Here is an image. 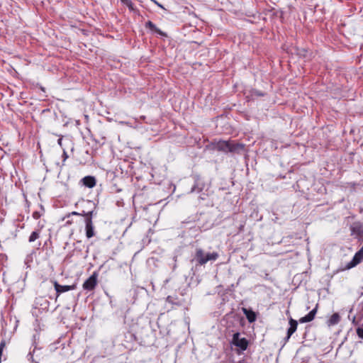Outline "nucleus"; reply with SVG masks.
Returning <instances> with one entry per match:
<instances>
[{"instance_id":"f257e3e1","label":"nucleus","mask_w":363,"mask_h":363,"mask_svg":"<svg viewBox=\"0 0 363 363\" xmlns=\"http://www.w3.org/2000/svg\"><path fill=\"white\" fill-rule=\"evenodd\" d=\"M216 149L225 153L233 152L240 154L245 150V145L242 143L220 140L216 145Z\"/></svg>"},{"instance_id":"f03ea898","label":"nucleus","mask_w":363,"mask_h":363,"mask_svg":"<svg viewBox=\"0 0 363 363\" xmlns=\"http://www.w3.org/2000/svg\"><path fill=\"white\" fill-rule=\"evenodd\" d=\"M219 257V255L216 252H205L201 248H196L195 255L192 262L195 261L196 265H205L208 262L216 261Z\"/></svg>"},{"instance_id":"7ed1b4c3","label":"nucleus","mask_w":363,"mask_h":363,"mask_svg":"<svg viewBox=\"0 0 363 363\" xmlns=\"http://www.w3.org/2000/svg\"><path fill=\"white\" fill-rule=\"evenodd\" d=\"M145 28L150 33L155 37L161 39L164 43L170 45L172 43V38L167 32L162 30L151 21H147L145 23Z\"/></svg>"},{"instance_id":"20e7f679","label":"nucleus","mask_w":363,"mask_h":363,"mask_svg":"<svg viewBox=\"0 0 363 363\" xmlns=\"http://www.w3.org/2000/svg\"><path fill=\"white\" fill-rule=\"evenodd\" d=\"M363 262V246L361 247V249L357 251L355 255H354L352 260L349 262H347L345 267V269H350L354 267H356L357 264Z\"/></svg>"},{"instance_id":"39448f33","label":"nucleus","mask_w":363,"mask_h":363,"mask_svg":"<svg viewBox=\"0 0 363 363\" xmlns=\"http://www.w3.org/2000/svg\"><path fill=\"white\" fill-rule=\"evenodd\" d=\"M232 344L242 350H245L247 348L248 342L245 337L240 338L239 333H235L233 336Z\"/></svg>"},{"instance_id":"423d86ee","label":"nucleus","mask_w":363,"mask_h":363,"mask_svg":"<svg viewBox=\"0 0 363 363\" xmlns=\"http://www.w3.org/2000/svg\"><path fill=\"white\" fill-rule=\"evenodd\" d=\"M98 274L94 272L83 284L85 290L91 291L97 284Z\"/></svg>"},{"instance_id":"0eeeda50","label":"nucleus","mask_w":363,"mask_h":363,"mask_svg":"<svg viewBox=\"0 0 363 363\" xmlns=\"http://www.w3.org/2000/svg\"><path fill=\"white\" fill-rule=\"evenodd\" d=\"M352 235H356L359 239L363 240V225L359 222L354 223L350 226Z\"/></svg>"},{"instance_id":"6e6552de","label":"nucleus","mask_w":363,"mask_h":363,"mask_svg":"<svg viewBox=\"0 0 363 363\" xmlns=\"http://www.w3.org/2000/svg\"><path fill=\"white\" fill-rule=\"evenodd\" d=\"M54 287H55V291L57 292V298L60 296V294L66 292V291H70V290L74 289H75V285H71V286L65 285V286H62V285H60V284H58V282L55 281L54 282Z\"/></svg>"},{"instance_id":"1a4fd4ad","label":"nucleus","mask_w":363,"mask_h":363,"mask_svg":"<svg viewBox=\"0 0 363 363\" xmlns=\"http://www.w3.org/2000/svg\"><path fill=\"white\" fill-rule=\"evenodd\" d=\"M86 237L89 239L95 235L94 225L93 220H84Z\"/></svg>"},{"instance_id":"9d476101","label":"nucleus","mask_w":363,"mask_h":363,"mask_svg":"<svg viewBox=\"0 0 363 363\" xmlns=\"http://www.w3.org/2000/svg\"><path fill=\"white\" fill-rule=\"evenodd\" d=\"M81 182H82L83 185L88 188H93L95 186L96 181L94 177L92 176H86L84 177Z\"/></svg>"},{"instance_id":"9b49d317","label":"nucleus","mask_w":363,"mask_h":363,"mask_svg":"<svg viewBox=\"0 0 363 363\" xmlns=\"http://www.w3.org/2000/svg\"><path fill=\"white\" fill-rule=\"evenodd\" d=\"M242 311L250 323H253L256 320V314L253 311L243 308Z\"/></svg>"},{"instance_id":"f8f14e48","label":"nucleus","mask_w":363,"mask_h":363,"mask_svg":"<svg viewBox=\"0 0 363 363\" xmlns=\"http://www.w3.org/2000/svg\"><path fill=\"white\" fill-rule=\"evenodd\" d=\"M289 323L290 327L287 330V334L289 335V337H291L293 335V333L296 332L297 329L298 323L296 320H294L291 318L289 319Z\"/></svg>"},{"instance_id":"ddd939ff","label":"nucleus","mask_w":363,"mask_h":363,"mask_svg":"<svg viewBox=\"0 0 363 363\" xmlns=\"http://www.w3.org/2000/svg\"><path fill=\"white\" fill-rule=\"evenodd\" d=\"M121 3L126 6L130 11L138 13L139 11L135 7L131 0H122Z\"/></svg>"},{"instance_id":"4468645a","label":"nucleus","mask_w":363,"mask_h":363,"mask_svg":"<svg viewBox=\"0 0 363 363\" xmlns=\"http://www.w3.org/2000/svg\"><path fill=\"white\" fill-rule=\"evenodd\" d=\"M340 317L338 313H335L331 315L328 320L329 325H334L339 323Z\"/></svg>"},{"instance_id":"2eb2a0df","label":"nucleus","mask_w":363,"mask_h":363,"mask_svg":"<svg viewBox=\"0 0 363 363\" xmlns=\"http://www.w3.org/2000/svg\"><path fill=\"white\" fill-rule=\"evenodd\" d=\"M40 237L39 231H33L29 237L28 241L33 242Z\"/></svg>"},{"instance_id":"dca6fc26","label":"nucleus","mask_w":363,"mask_h":363,"mask_svg":"<svg viewBox=\"0 0 363 363\" xmlns=\"http://www.w3.org/2000/svg\"><path fill=\"white\" fill-rule=\"evenodd\" d=\"M311 320H313V318L308 313L306 315L301 318L299 320V322L301 323H303L311 322Z\"/></svg>"},{"instance_id":"f3484780","label":"nucleus","mask_w":363,"mask_h":363,"mask_svg":"<svg viewBox=\"0 0 363 363\" xmlns=\"http://www.w3.org/2000/svg\"><path fill=\"white\" fill-rule=\"evenodd\" d=\"M96 213L94 211V210H91L90 211H88L87 212V216L84 219V220H92L93 216L94 215H96Z\"/></svg>"},{"instance_id":"a211bd4d","label":"nucleus","mask_w":363,"mask_h":363,"mask_svg":"<svg viewBox=\"0 0 363 363\" xmlns=\"http://www.w3.org/2000/svg\"><path fill=\"white\" fill-rule=\"evenodd\" d=\"M42 216V213L38 211H35L33 213V218L35 220L40 218Z\"/></svg>"},{"instance_id":"6ab92c4d","label":"nucleus","mask_w":363,"mask_h":363,"mask_svg":"<svg viewBox=\"0 0 363 363\" xmlns=\"http://www.w3.org/2000/svg\"><path fill=\"white\" fill-rule=\"evenodd\" d=\"M317 307L318 306H316L315 308H313L311 311L308 313L309 315L313 318V320L314 319L315 313L317 312Z\"/></svg>"},{"instance_id":"aec40b11","label":"nucleus","mask_w":363,"mask_h":363,"mask_svg":"<svg viewBox=\"0 0 363 363\" xmlns=\"http://www.w3.org/2000/svg\"><path fill=\"white\" fill-rule=\"evenodd\" d=\"M357 334L359 336V337L363 339V328H358L357 329Z\"/></svg>"},{"instance_id":"412c9836","label":"nucleus","mask_w":363,"mask_h":363,"mask_svg":"<svg viewBox=\"0 0 363 363\" xmlns=\"http://www.w3.org/2000/svg\"><path fill=\"white\" fill-rule=\"evenodd\" d=\"M79 216H84L86 218L87 216V212L83 211L82 213H79Z\"/></svg>"},{"instance_id":"4be33fe9","label":"nucleus","mask_w":363,"mask_h":363,"mask_svg":"<svg viewBox=\"0 0 363 363\" xmlns=\"http://www.w3.org/2000/svg\"><path fill=\"white\" fill-rule=\"evenodd\" d=\"M63 157H64V160H63L64 161H65L66 159L68 157V155H67V152L65 150L63 152Z\"/></svg>"},{"instance_id":"5701e85b","label":"nucleus","mask_w":363,"mask_h":363,"mask_svg":"<svg viewBox=\"0 0 363 363\" xmlns=\"http://www.w3.org/2000/svg\"><path fill=\"white\" fill-rule=\"evenodd\" d=\"M28 356L29 357L28 359H30L32 362L33 361V354L30 352Z\"/></svg>"},{"instance_id":"b1692460","label":"nucleus","mask_w":363,"mask_h":363,"mask_svg":"<svg viewBox=\"0 0 363 363\" xmlns=\"http://www.w3.org/2000/svg\"><path fill=\"white\" fill-rule=\"evenodd\" d=\"M159 7L162 8V9H164V7L162 6V4H160V3H158L157 1H154Z\"/></svg>"},{"instance_id":"393cba45","label":"nucleus","mask_w":363,"mask_h":363,"mask_svg":"<svg viewBox=\"0 0 363 363\" xmlns=\"http://www.w3.org/2000/svg\"><path fill=\"white\" fill-rule=\"evenodd\" d=\"M79 213L78 212H76V211H73L71 213H69V215H77V216H79Z\"/></svg>"},{"instance_id":"a878e982","label":"nucleus","mask_w":363,"mask_h":363,"mask_svg":"<svg viewBox=\"0 0 363 363\" xmlns=\"http://www.w3.org/2000/svg\"><path fill=\"white\" fill-rule=\"evenodd\" d=\"M290 337H289V335L287 334L286 337L284 338L285 343L289 340Z\"/></svg>"},{"instance_id":"bb28decb","label":"nucleus","mask_w":363,"mask_h":363,"mask_svg":"<svg viewBox=\"0 0 363 363\" xmlns=\"http://www.w3.org/2000/svg\"><path fill=\"white\" fill-rule=\"evenodd\" d=\"M258 94L259 96H263V94H262V93H259V94Z\"/></svg>"},{"instance_id":"cd10ccee","label":"nucleus","mask_w":363,"mask_h":363,"mask_svg":"<svg viewBox=\"0 0 363 363\" xmlns=\"http://www.w3.org/2000/svg\"><path fill=\"white\" fill-rule=\"evenodd\" d=\"M294 48H296V50L298 51V49H297V48H298V47H297V46H295Z\"/></svg>"},{"instance_id":"c85d7f7f","label":"nucleus","mask_w":363,"mask_h":363,"mask_svg":"<svg viewBox=\"0 0 363 363\" xmlns=\"http://www.w3.org/2000/svg\"><path fill=\"white\" fill-rule=\"evenodd\" d=\"M121 1H122V0H121Z\"/></svg>"}]
</instances>
